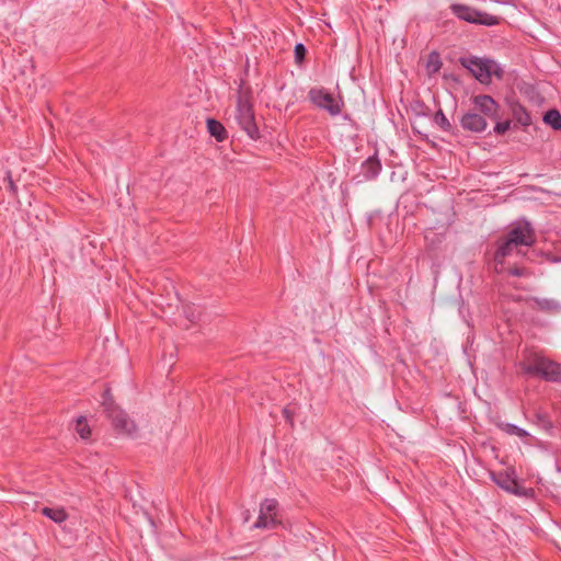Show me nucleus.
<instances>
[{
    "instance_id": "1",
    "label": "nucleus",
    "mask_w": 561,
    "mask_h": 561,
    "mask_svg": "<svg viewBox=\"0 0 561 561\" xmlns=\"http://www.w3.org/2000/svg\"><path fill=\"white\" fill-rule=\"evenodd\" d=\"M460 65L468 69L472 76L481 83H490L491 77L502 79L503 68L493 59L480 58L477 56H465L459 59Z\"/></svg>"
},
{
    "instance_id": "2",
    "label": "nucleus",
    "mask_w": 561,
    "mask_h": 561,
    "mask_svg": "<svg viewBox=\"0 0 561 561\" xmlns=\"http://www.w3.org/2000/svg\"><path fill=\"white\" fill-rule=\"evenodd\" d=\"M525 374L537 376L549 382H561V364L545 356L536 355L528 364H523Z\"/></svg>"
},
{
    "instance_id": "3",
    "label": "nucleus",
    "mask_w": 561,
    "mask_h": 561,
    "mask_svg": "<svg viewBox=\"0 0 561 561\" xmlns=\"http://www.w3.org/2000/svg\"><path fill=\"white\" fill-rule=\"evenodd\" d=\"M449 9L456 18L470 24L495 26L501 21L499 16L462 3H451Z\"/></svg>"
},
{
    "instance_id": "4",
    "label": "nucleus",
    "mask_w": 561,
    "mask_h": 561,
    "mask_svg": "<svg viewBox=\"0 0 561 561\" xmlns=\"http://www.w3.org/2000/svg\"><path fill=\"white\" fill-rule=\"evenodd\" d=\"M236 121L242 130L251 139H257L260 137L259 127L255 122V115L253 105L250 100L245 96L239 95L236 105Z\"/></svg>"
},
{
    "instance_id": "5",
    "label": "nucleus",
    "mask_w": 561,
    "mask_h": 561,
    "mask_svg": "<svg viewBox=\"0 0 561 561\" xmlns=\"http://www.w3.org/2000/svg\"><path fill=\"white\" fill-rule=\"evenodd\" d=\"M308 99L313 105L327 111L331 116L339 115L344 105L341 99L335 100L324 88H311L308 92Z\"/></svg>"
},
{
    "instance_id": "6",
    "label": "nucleus",
    "mask_w": 561,
    "mask_h": 561,
    "mask_svg": "<svg viewBox=\"0 0 561 561\" xmlns=\"http://www.w3.org/2000/svg\"><path fill=\"white\" fill-rule=\"evenodd\" d=\"M505 238H507L508 242L513 243V245L517 248L523 245L530 247L536 241L535 230L531 224L525 219L515 222L506 233Z\"/></svg>"
},
{
    "instance_id": "7",
    "label": "nucleus",
    "mask_w": 561,
    "mask_h": 561,
    "mask_svg": "<svg viewBox=\"0 0 561 561\" xmlns=\"http://www.w3.org/2000/svg\"><path fill=\"white\" fill-rule=\"evenodd\" d=\"M278 502L275 499H265L260 505V513L253 528L256 529H274L278 522L276 519V512Z\"/></svg>"
},
{
    "instance_id": "8",
    "label": "nucleus",
    "mask_w": 561,
    "mask_h": 561,
    "mask_svg": "<svg viewBox=\"0 0 561 561\" xmlns=\"http://www.w3.org/2000/svg\"><path fill=\"white\" fill-rule=\"evenodd\" d=\"M492 481L501 489L515 495H524L525 489L519 486L514 470L501 471L499 473L491 474Z\"/></svg>"
},
{
    "instance_id": "9",
    "label": "nucleus",
    "mask_w": 561,
    "mask_h": 561,
    "mask_svg": "<svg viewBox=\"0 0 561 561\" xmlns=\"http://www.w3.org/2000/svg\"><path fill=\"white\" fill-rule=\"evenodd\" d=\"M108 417L112 420L114 428L121 433L131 435L136 431L135 423L128 417V415L117 409H107Z\"/></svg>"
},
{
    "instance_id": "10",
    "label": "nucleus",
    "mask_w": 561,
    "mask_h": 561,
    "mask_svg": "<svg viewBox=\"0 0 561 561\" xmlns=\"http://www.w3.org/2000/svg\"><path fill=\"white\" fill-rule=\"evenodd\" d=\"M517 247L513 245V243L508 242L507 238L500 239L496 241V250L493 254L494 261V270L496 273H504V261L507 256L513 253V250Z\"/></svg>"
},
{
    "instance_id": "11",
    "label": "nucleus",
    "mask_w": 561,
    "mask_h": 561,
    "mask_svg": "<svg viewBox=\"0 0 561 561\" xmlns=\"http://www.w3.org/2000/svg\"><path fill=\"white\" fill-rule=\"evenodd\" d=\"M460 125L465 130L472 133H482L485 130L488 123L482 115L478 113L468 112L462 115L460 119Z\"/></svg>"
},
{
    "instance_id": "12",
    "label": "nucleus",
    "mask_w": 561,
    "mask_h": 561,
    "mask_svg": "<svg viewBox=\"0 0 561 561\" xmlns=\"http://www.w3.org/2000/svg\"><path fill=\"white\" fill-rule=\"evenodd\" d=\"M382 165L377 153L368 157L360 165L359 175L365 181L375 180L381 172Z\"/></svg>"
},
{
    "instance_id": "13",
    "label": "nucleus",
    "mask_w": 561,
    "mask_h": 561,
    "mask_svg": "<svg viewBox=\"0 0 561 561\" xmlns=\"http://www.w3.org/2000/svg\"><path fill=\"white\" fill-rule=\"evenodd\" d=\"M473 104L477 110H479L484 115L491 118H497V103L490 95L482 94L473 98Z\"/></svg>"
},
{
    "instance_id": "14",
    "label": "nucleus",
    "mask_w": 561,
    "mask_h": 561,
    "mask_svg": "<svg viewBox=\"0 0 561 561\" xmlns=\"http://www.w3.org/2000/svg\"><path fill=\"white\" fill-rule=\"evenodd\" d=\"M530 301L535 304L537 309L545 312L557 313L561 311V302L552 298L531 297Z\"/></svg>"
},
{
    "instance_id": "15",
    "label": "nucleus",
    "mask_w": 561,
    "mask_h": 561,
    "mask_svg": "<svg viewBox=\"0 0 561 561\" xmlns=\"http://www.w3.org/2000/svg\"><path fill=\"white\" fill-rule=\"evenodd\" d=\"M42 514L44 516H46L47 518L51 519L56 524H62L68 518V514L65 511V508L64 507H59V506H56V507H48V506L43 507L42 508Z\"/></svg>"
},
{
    "instance_id": "16",
    "label": "nucleus",
    "mask_w": 561,
    "mask_h": 561,
    "mask_svg": "<svg viewBox=\"0 0 561 561\" xmlns=\"http://www.w3.org/2000/svg\"><path fill=\"white\" fill-rule=\"evenodd\" d=\"M512 115L516 123L524 127H527L531 124L530 115L526 107L522 104L516 103L512 106Z\"/></svg>"
},
{
    "instance_id": "17",
    "label": "nucleus",
    "mask_w": 561,
    "mask_h": 561,
    "mask_svg": "<svg viewBox=\"0 0 561 561\" xmlns=\"http://www.w3.org/2000/svg\"><path fill=\"white\" fill-rule=\"evenodd\" d=\"M207 129L217 141H224L228 137L224 125L214 118L207 119Z\"/></svg>"
},
{
    "instance_id": "18",
    "label": "nucleus",
    "mask_w": 561,
    "mask_h": 561,
    "mask_svg": "<svg viewBox=\"0 0 561 561\" xmlns=\"http://www.w3.org/2000/svg\"><path fill=\"white\" fill-rule=\"evenodd\" d=\"M440 56L437 51H431L427 56L425 68L428 75L437 73L442 68Z\"/></svg>"
},
{
    "instance_id": "19",
    "label": "nucleus",
    "mask_w": 561,
    "mask_h": 561,
    "mask_svg": "<svg viewBox=\"0 0 561 561\" xmlns=\"http://www.w3.org/2000/svg\"><path fill=\"white\" fill-rule=\"evenodd\" d=\"M543 122L554 130H561V114L558 110H549L543 115Z\"/></svg>"
},
{
    "instance_id": "20",
    "label": "nucleus",
    "mask_w": 561,
    "mask_h": 561,
    "mask_svg": "<svg viewBox=\"0 0 561 561\" xmlns=\"http://www.w3.org/2000/svg\"><path fill=\"white\" fill-rule=\"evenodd\" d=\"M533 422L546 432L551 431L553 427L549 415L542 411H537L534 413Z\"/></svg>"
},
{
    "instance_id": "21",
    "label": "nucleus",
    "mask_w": 561,
    "mask_h": 561,
    "mask_svg": "<svg viewBox=\"0 0 561 561\" xmlns=\"http://www.w3.org/2000/svg\"><path fill=\"white\" fill-rule=\"evenodd\" d=\"M76 432L82 439H88L91 435V428L84 416H79L76 423Z\"/></svg>"
},
{
    "instance_id": "22",
    "label": "nucleus",
    "mask_w": 561,
    "mask_h": 561,
    "mask_svg": "<svg viewBox=\"0 0 561 561\" xmlns=\"http://www.w3.org/2000/svg\"><path fill=\"white\" fill-rule=\"evenodd\" d=\"M502 430L508 435H515L520 438H526L529 436V433L526 430L512 423H505Z\"/></svg>"
},
{
    "instance_id": "23",
    "label": "nucleus",
    "mask_w": 561,
    "mask_h": 561,
    "mask_svg": "<svg viewBox=\"0 0 561 561\" xmlns=\"http://www.w3.org/2000/svg\"><path fill=\"white\" fill-rule=\"evenodd\" d=\"M434 123L444 131L451 130V124L442 110H438L434 115Z\"/></svg>"
},
{
    "instance_id": "24",
    "label": "nucleus",
    "mask_w": 561,
    "mask_h": 561,
    "mask_svg": "<svg viewBox=\"0 0 561 561\" xmlns=\"http://www.w3.org/2000/svg\"><path fill=\"white\" fill-rule=\"evenodd\" d=\"M184 314L191 322H196L201 318V310L195 305H187L184 307Z\"/></svg>"
},
{
    "instance_id": "25",
    "label": "nucleus",
    "mask_w": 561,
    "mask_h": 561,
    "mask_svg": "<svg viewBox=\"0 0 561 561\" xmlns=\"http://www.w3.org/2000/svg\"><path fill=\"white\" fill-rule=\"evenodd\" d=\"M507 273H508V275L515 276V277H526V276L530 275V273L527 268L518 267V266L510 267L507 270Z\"/></svg>"
},
{
    "instance_id": "26",
    "label": "nucleus",
    "mask_w": 561,
    "mask_h": 561,
    "mask_svg": "<svg viewBox=\"0 0 561 561\" xmlns=\"http://www.w3.org/2000/svg\"><path fill=\"white\" fill-rule=\"evenodd\" d=\"M294 51H295L296 61L297 62L304 61L306 53H307L305 45L301 43L296 44Z\"/></svg>"
},
{
    "instance_id": "27",
    "label": "nucleus",
    "mask_w": 561,
    "mask_h": 561,
    "mask_svg": "<svg viewBox=\"0 0 561 561\" xmlns=\"http://www.w3.org/2000/svg\"><path fill=\"white\" fill-rule=\"evenodd\" d=\"M511 128V122L510 121H504V122H499L495 124L494 128H493V131L496 134V135H503L504 133H506L508 129Z\"/></svg>"
},
{
    "instance_id": "28",
    "label": "nucleus",
    "mask_w": 561,
    "mask_h": 561,
    "mask_svg": "<svg viewBox=\"0 0 561 561\" xmlns=\"http://www.w3.org/2000/svg\"><path fill=\"white\" fill-rule=\"evenodd\" d=\"M283 414L285 416V419L288 421V422H293V413L290 412V410L288 408H285L283 410Z\"/></svg>"
},
{
    "instance_id": "29",
    "label": "nucleus",
    "mask_w": 561,
    "mask_h": 561,
    "mask_svg": "<svg viewBox=\"0 0 561 561\" xmlns=\"http://www.w3.org/2000/svg\"><path fill=\"white\" fill-rule=\"evenodd\" d=\"M10 188H14V184L12 181H10Z\"/></svg>"
}]
</instances>
